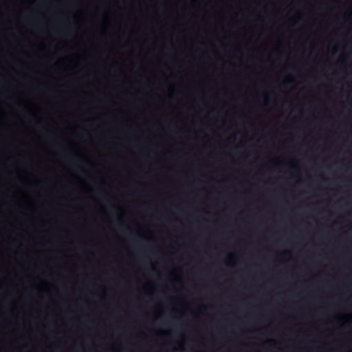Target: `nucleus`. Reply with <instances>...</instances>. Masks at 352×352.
I'll list each match as a JSON object with an SVG mask.
<instances>
[{"label":"nucleus","mask_w":352,"mask_h":352,"mask_svg":"<svg viewBox=\"0 0 352 352\" xmlns=\"http://www.w3.org/2000/svg\"><path fill=\"white\" fill-rule=\"evenodd\" d=\"M284 254H285V255H289V252H285Z\"/></svg>","instance_id":"nucleus-3"},{"label":"nucleus","mask_w":352,"mask_h":352,"mask_svg":"<svg viewBox=\"0 0 352 352\" xmlns=\"http://www.w3.org/2000/svg\"><path fill=\"white\" fill-rule=\"evenodd\" d=\"M291 168H292V169H294V170H298V166H292Z\"/></svg>","instance_id":"nucleus-1"},{"label":"nucleus","mask_w":352,"mask_h":352,"mask_svg":"<svg viewBox=\"0 0 352 352\" xmlns=\"http://www.w3.org/2000/svg\"><path fill=\"white\" fill-rule=\"evenodd\" d=\"M269 342L272 343L274 342L273 340H270Z\"/></svg>","instance_id":"nucleus-4"},{"label":"nucleus","mask_w":352,"mask_h":352,"mask_svg":"<svg viewBox=\"0 0 352 352\" xmlns=\"http://www.w3.org/2000/svg\"><path fill=\"white\" fill-rule=\"evenodd\" d=\"M200 309H206V307L205 305H203L201 307Z\"/></svg>","instance_id":"nucleus-2"}]
</instances>
